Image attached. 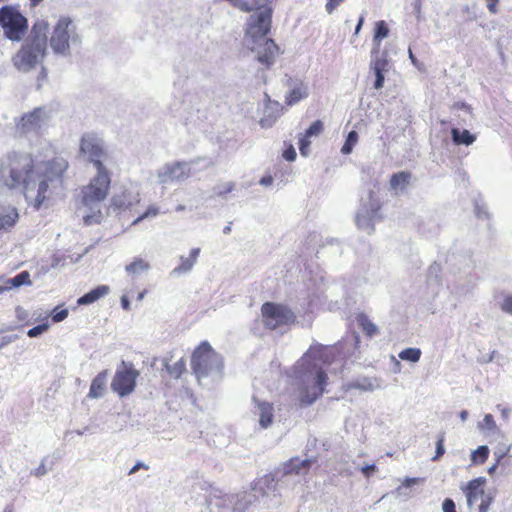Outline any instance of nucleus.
<instances>
[{
	"label": "nucleus",
	"mask_w": 512,
	"mask_h": 512,
	"mask_svg": "<svg viewBox=\"0 0 512 512\" xmlns=\"http://www.w3.org/2000/svg\"><path fill=\"white\" fill-rule=\"evenodd\" d=\"M68 162L62 157L34 163L29 153H7L0 164V190H19L36 209L63 188Z\"/></svg>",
	"instance_id": "nucleus-1"
},
{
	"label": "nucleus",
	"mask_w": 512,
	"mask_h": 512,
	"mask_svg": "<svg viewBox=\"0 0 512 512\" xmlns=\"http://www.w3.org/2000/svg\"><path fill=\"white\" fill-rule=\"evenodd\" d=\"M332 356L333 348L316 344L298 361L295 374L302 405L310 406L324 393L328 378L323 365L329 364Z\"/></svg>",
	"instance_id": "nucleus-2"
},
{
	"label": "nucleus",
	"mask_w": 512,
	"mask_h": 512,
	"mask_svg": "<svg viewBox=\"0 0 512 512\" xmlns=\"http://www.w3.org/2000/svg\"><path fill=\"white\" fill-rule=\"evenodd\" d=\"M111 178L108 170H97L88 185L81 188L77 212L86 225L100 223L101 206L110 188Z\"/></svg>",
	"instance_id": "nucleus-3"
},
{
	"label": "nucleus",
	"mask_w": 512,
	"mask_h": 512,
	"mask_svg": "<svg viewBox=\"0 0 512 512\" xmlns=\"http://www.w3.org/2000/svg\"><path fill=\"white\" fill-rule=\"evenodd\" d=\"M47 30L48 24L45 21L33 25L29 37L12 57V63L18 71L27 73L42 64L47 52Z\"/></svg>",
	"instance_id": "nucleus-4"
},
{
	"label": "nucleus",
	"mask_w": 512,
	"mask_h": 512,
	"mask_svg": "<svg viewBox=\"0 0 512 512\" xmlns=\"http://www.w3.org/2000/svg\"><path fill=\"white\" fill-rule=\"evenodd\" d=\"M191 367L199 383L206 384L207 380L215 381L221 378L223 361L211 345L204 341L193 352Z\"/></svg>",
	"instance_id": "nucleus-5"
},
{
	"label": "nucleus",
	"mask_w": 512,
	"mask_h": 512,
	"mask_svg": "<svg viewBox=\"0 0 512 512\" xmlns=\"http://www.w3.org/2000/svg\"><path fill=\"white\" fill-rule=\"evenodd\" d=\"M82 38L77 27L69 17H60L49 38V44L54 54L69 57L81 46Z\"/></svg>",
	"instance_id": "nucleus-6"
},
{
	"label": "nucleus",
	"mask_w": 512,
	"mask_h": 512,
	"mask_svg": "<svg viewBox=\"0 0 512 512\" xmlns=\"http://www.w3.org/2000/svg\"><path fill=\"white\" fill-rule=\"evenodd\" d=\"M53 118V110L47 106L36 107L24 113L16 122V130L25 136H41L49 127Z\"/></svg>",
	"instance_id": "nucleus-7"
},
{
	"label": "nucleus",
	"mask_w": 512,
	"mask_h": 512,
	"mask_svg": "<svg viewBox=\"0 0 512 512\" xmlns=\"http://www.w3.org/2000/svg\"><path fill=\"white\" fill-rule=\"evenodd\" d=\"M0 26L8 39L19 41L27 30V19L16 9L4 6L0 9Z\"/></svg>",
	"instance_id": "nucleus-8"
},
{
	"label": "nucleus",
	"mask_w": 512,
	"mask_h": 512,
	"mask_svg": "<svg viewBox=\"0 0 512 512\" xmlns=\"http://www.w3.org/2000/svg\"><path fill=\"white\" fill-rule=\"evenodd\" d=\"M138 376L139 372L132 363L122 361L112 379L111 388L120 397L128 396L134 391Z\"/></svg>",
	"instance_id": "nucleus-9"
},
{
	"label": "nucleus",
	"mask_w": 512,
	"mask_h": 512,
	"mask_svg": "<svg viewBox=\"0 0 512 512\" xmlns=\"http://www.w3.org/2000/svg\"><path fill=\"white\" fill-rule=\"evenodd\" d=\"M155 175L157 177V183L160 185L183 182L191 175L190 163L185 161L165 163L156 170Z\"/></svg>",
	"instance_id": "nucleus-10"
},
{
	"label": "nucleus",
	"mask_w": 512,
	"mask_h": 512,
	"mask_svg": "<svg viewBox=\"0 0 512 512\" xmlns=\"http://www.w3.org/2000/svg\"><path fill=\"white\" fill-rule=\"evenodd\" d=\"M263 322L269 329L280 328L293 323L294 313L286 306L267 302L261 308Z\"/></svg>",
	"instance_id": "nucleus-11"
},
{
	"label": "nucleus",
	"mask_w": 512,
	"mask_h": 512,
	"mask_svg": "<svg viewBox=\"0 0 512 512\" xmlns=\"http://www.w3.org/2000/svg\"><path fill=\"white\" fill-rule=\"evenodd\" d=\"M80 152L88 157L96 170H107L102 162V159L106 156L104 151V142L96 134L87 133L82 136Z\"/></svg>",
	"instance_id": "nucleus-12"
},
{
	"label": "nucleus",
	"mask_w": 512,
	"mask_h": 512,
	"mask_svg": "<svg viewBox=\"0 0 512 512\" xmlns=\"http://www.w3.org/2000/svg\"><path fill=\"white\" fill-rule=\"evenodd\" d=\"M140 202V192L137 185H130L112 198V205L119 209L130 208Z\"/></svg>",
	"instance_id": "nucleus-13"
},
{
	"label": "nucleus",
	"mask_w": 512,
	"mask_h": 512,
	"mask_svg": "<svg viewBox=\"0 0 512 512\" xmlns=\"http://www.w3.org/2000/svg\"><path fill=\"white\" fill-rule=\"evenodd\" d=\"M370 198V208L362 207L356 214V224L359 229L366 231L370 234L374 230L373 220L377 214L379 209L378 203L374 202L372 199V193H369Z\"/></svg>",
	"instance_id": "nucleus-14"
},
{
	"label": "nucleus",
	"mask_w": 512,
	"mask_h": 512,
	"mask_svg": "<svg viewBox=\"0 0 512 512\" xmlns=\"http://www.w3.org/2000/svg\"><path fill=\"white\" fill-rule=\"evenodd\" d=\"M287 86L289 91L286 94L285 102L289 106L297 104L309 95L308 86L302 80L289 78Z\"/></svg>",
	"instance_id": "nucleus-15"
},
{
	"label": "nucleus",
	"mask_w": 512,
	"mask_h": 512,
	"mask_svg": "<svg viewBox=\"0 0 512 512\" xmlns=\"http://www.w3.org/2000/svg\"><path fill=\"white\" fill-rule=\"evenodd\" d=\"M485 483L486 479L484 477H478L469 481L465 487H462V490L467 498V505L470 509L479 499L482 501L483 498L487 496L483 489Z\"/></svg>",
	"instance_id": "nucleus-16"
},
{
	"label": "nucleus",
	"mask_w": 512,
	"mask_h": 512,
	"mask_svg": "<svg viewBox=\"0 0 512 512\" xmlns=\"http://www.w3.org/2000/svg\"><path fill=\"white\" fill-rule=\"evenodd\" d=\"M255 406L253 413L258 417V423L261 428L266 429L271 426L274 419V407L266 401H259L254 398Z\"/></svg>",
	"instance_id": "nucleus-17"
},
{
	"label": "nucleus",
	"mask_w": 512,
	"mask_h": 512,
	"mask_svg": "<svg viewBox=\"0 0 512 512\" xmlns=\"http://www.w3.org/2000/svg\"><path fill=\"white\" fill-rule=\"evenodd\" d=\"M311 463V459L302 460L298 457L292 458L281 466V472L284 476L292 474L305 475L308 472Z\"/></svg>",
	"instance_id": "nucleus-18"
},
{
	"label": "nucleus",
	"mask_w": 512,
	"mask_h": 512,
	"mask_svg": "<svg viewBox=\"0 0 512 512\" xmlns=\"http://www.w3.org/2000/svg\"><path fill=\"white\" fill-rule=\"evenodd\" d=\"M282 109L283 108L279 102L271 101L269 99L264 109V116L260 120L261 126L265 128L271 127L277 118L280 117Z\"/></svg>",
	"instance_id": "nucleus-19"
},
{
	"label": "nucleus",
	"mask_w": 512,
	"mask_h": 512,
	"mask_svg": "<svg viewBox=\"0 0 512 512\" xmlns=\"http://www.w3.org/2000/svg\"><path fill=\"white\" fill-rule=\"evenodd\" d=\"M199 254H200V248L191 249L189 257L181 256L180 257L181 264L179 266L175 267L171 273L173 275L189 273L192 270L195 263L197 262Z\"/></svg>",
	"instance_id": "nucleus-20"
},
{
	"label": "nucleus",
	"mask_w": 512,
	"mask_h": 512,
	"mask_svg": "<svg viewBox=\"0 0 512 512\" xmlns=\"http://www.w3.org/2000/svg\"><path fill=\"white\" fill-rule=\"evenodd\" d=\"M478 430L487 437L503 436V432L498 427L494 417L491 414H485L482 421L477 423Z\"/></svg>",
	"instance_id": "nucleus-21"
},
{
	"label": "nucleus",
	"mask_w": 512,
	"mask_h": 512,
	"mask_svg": "<svg viewBox=\"0 0 512 512\" xmlns=\"http://www.w3.org/2000/svg\"><path fill=\"white\" fill-rule=\"evenodd\" d=\"M109 372L103 370L92 380L88 397L98 399L103 396Z\"/></svg>",
	"instance_id": "nucleus-22"
},
{
	"label": "nucleus",
	"mask_w": 512,
	"mask_h": 512,
	"mask_svg": "<svg viewBox=\"0 0 512 512\" xmlns=\"http://www.w3.org/2000/svg\"><path fill=\"white\" fill-rule=\"evenodd\" d=\"M19 213L15 207H4L0 209V231L9 230L18 221Z\"/></svg>",
	"instance_id": "nucleus-23"
},
{
	"label": "nucleus",
	"mask_w": 512,
	"mask_h": 512,
	"mask_svg": "<svg viewBox=\"0 0 512 512\" xmlns=\"http://www.w3.org/2000/svg\"><path fill=\"white\" fill-rule=\"evenodd\" d=\"M109 292H110L109 286L100 285V286L96 287L95 289L89 291L88 293L84 294L83 296H81L77 300V303H78V305L92 304V303L96 302L97 300H99L100 298L108 295Z\"/></svg>",
	"instance_id": "nucleus-24"
},
{
	"label": "nucleus",
	"mask_w": 512,
	"mask_h": 512,
	"mask_svg": "<svg viewBox=\"0 0 512 512\" xmlns=\"http://www.w3.org/2000/svg\"><path fill=\"white\" fill-rule=\"evenodd\" d=\"M351 387L361 391L372 392L378 389H382V384L381 381L377 378L362 377L353 381Z\"/></svg>",
	"instance_id": "nucleus-25"
},
{
	"label": "nucleus",
	"mask_w": 512,
	"mask_h": 512,
	"mask_svg": "<svg viewBox=\"0 0 512 512\" xmlns=\"http://www.w3.org/2000/svg\"><path fill=\"white\" fill-rule=\"evenodd\" d=\"M411 173L401 171L392 175L390 179V188L396 192L403 191L409 184Z\"/></svg>",
	"instance_id": "nucleus-26"
},
{
	"label": "nucleus",
	"mask_w": 512,
	"mask_h": 512,
	"mask_svg": "<svg viewBox=\"0 0 512 512\" xmlns=\"http://www.w3.org/2000/svg\"><path fill=\"white\" fill-rule=\"evenodd\" d=\"M452 140L457 145H471L475 140V135L471 134L468 130H459L458 128H452L451 130Z\"/></svg>",
	"instance_id": "nucleus-27"
},
{
	"label": "nucleus",
	"mask_w": 512,
	"mask_h": 512,
	"mask_svg": "<svg viewBox=\"0 0 512 512\" xmlns=\"http://www.w3.org/2000/svg\"><path fill=\"white\" fill-rule=\"evenodd\" d=\"M31 284H32V282L30 280L29 272L28 271H22L19 274H17L16 276L7 279L5 281L4 288H6V290H8V289H11V288L21 287L22 285H28L29 286Z\"/></svg>",
	"instance_id": "nucleus-28"
},
{
	"label": "nucleus",
	"mask_w": 512,
	"mask_h": 512,
	"mask_svg": "<svg viewBox=\"0 0 512 512\" xmlns=\"http://www.w3.org/2000/svg\"><path fill=\"white\" fill-rule=\"evenodd\" d=\"M149 269L150 264L140 257L134 258L130 264L125 266V271L129 275H140L143 272L148 271Z\"/></svg>",
	"instance_id": "nucleus-29"
},
{
	"label": "nucleus",
	"mask_w": 512,
	"mask_h": 512,
	"mask_svg": "<svg viewBox=\"0 0 512 512\" xmlns=\"http://www.w3.org/2000/svg\"><path fill=\"white\" fill-rule=\"evenodd\" d=\"M422 481L423 480L421 478L406 477L402 482V486L397 487L392 492V495H394L396 498H402V499L406 500L410 497V493H408L405 489L408 487H411L412 485H416Z\"/></svg>",
	"instance_id": "nucleus-30"
},
{
	"label": "nucleus",
	"mask_w": 512,
	"mask_h": 512,
	"mask_svg": "<svg viewBox=\"0 0 512 512\" xmlns=\"http://www.w3.org/2000/svg\"><path fill=\"white\" fill-rule=\"evenodd\" d=\"M489 456L487 445H481L471 453V463L474 465L483 464Z\"/></svg>",
	"instance_id": "nucleus-31"
},
{
	"label": "nucleus",
	"mask_w": 512,
	"mask_h": 512,
	"mask_svg": "<svg viewBox=\"0 0 512 512\" xmlns=\"http://www.w3.org/2000/svg\"><path fill=\"white\" fill-rule=\"evenodd\" d=\"M399 358L403 361L416 363L421 357V350L419 348H406L398 354Z\"/></svg>",
	"instance_id": "nucleus-32"
},
{
	"label": "nucleus",
	"mask_w": 512,
	"mask_h": 512,
	"mask_svg": "<svg viewBox=\"0 0 512 512\" xmlns=\"http://www.w3.org/2000/svg\"><path fill=\"white\" fill-rule=\"evenodd\" d=\"M167 372L174 378H180L182 373L186 369V364L183 359L178 360L172 365L166 364L165 365Z\"/></svg>",
	"instance_id": "nucleus-33"
},
{
	"label": "nucleus",
	"mask_w": 512,
	"mask_h": 512,
	"mask_svg": "<svg viewBox=\"0 0 512 512\" xmlns=\"http://www.w3.org/2000/svg\"><path fill=\"white\" fill-rule=\"evenodd\" d=\"M358 142V133L356 131H350L345 140L344 145L341 148V152L345 155L350 154L353 150V147Z\"/></svg>",
	"instance_id": "nucleus-34"
},
{
	"label": "nucleus",
	"mask_w": 512,
	"mask_h": 512,
	"mask_svg": "<svg viewBox=\"0 0 512 512\" xmlns=\"http://www.w3.org/2000/svg\"><path fill=\"white\" fill-rule=\"evenodd\" d=\"M389 29L384 21H379L376 23L375 33H374V42L379 45V42L388 36Z\"/></svg>",
	"instance_id": "nucleus-35"
},
{
	"label": "nucleus",
	"mask_w": 512,
	"mask_h": 512,
	"mask_svg": "<svg viewBox=\"0 0 512 512\" xmlns=\"http://www.w3.org/2000/svg\"><path fill=\"white\" fill-rule=\"evenodd\" d=\"M159 214V208L158 206L156 205H150L148 207V209L143 213L141 214L139 217H137L134 221H133V225H136L138 224L139 222L143 221L144 219H149V218H155L156 216H158Z\"/></svg>",
	"instance_id": "nucleus-36"
},
{
	"label": "nucleus",
	"mask_w": 512,
	"mask_h": 512,
	"mask_svg": "<svg viewBox=\"0 0 512 512\" xmlns=\"http://www.w3.org/2000/svg\"><path fill=\"white\" fill-rule=\"evenodd\" d=\"M323 129H324V125H323L322 121L317 120V121H314L308 127V129L305 131V135H306V137H309V138L316 137L321 134Z\"/></svg>",
	"instance_id": "nucleus-37"
},
{
	"label": "nucleus",
	"mask_w": 512,
	"mask_h": 512,
	"mask_svg": "<svg viewBox=\"0 0 512 512\" xmlns=\"http://www.w3.org/2000/svg\"><path fill=\"white\" fill-rule=\"evenodd\" d=\"M388 61L385 55L376 56L371 62V68L378 71H386Z\"/></svg>",
	"instance_id": "nucleus-38"
},
{
	"label": "nucleus",
	"mask_w": 512,
	"mask_h": 512,
	"mask_svg": "<svg viewBox=\"0 0 512 512\" xmlns=\"http://www.w3.org/2000/svg\"><path fill=\"white\" fill-rule=\"evenodd\" d=\"M500 309L504 313L512 316V294H504L500 302Z\"/></svg>",
	"instance_id": "nucleus-39"
},
{
	"label": "nucleus",
	"mask_w": 512,
	"mask_h": 512,
	"mask_svg": "<svg viewBox=\"0 0 512 512\" xmlns=\"http://www.w3.org/2000/svg\"><path fill=\"white\" fill-rule=\"evenodd\" d=\"M310 138L304 134L299 138V150L302 156L306 157L310 152Z\"/></svg>",
	"instance_id": "nucleus-40"
},
{
	"label": "nucleus",
	"mask_w": 512,
	"mask_h": 512,
	"mask_svg": "<svg viewBox=\"0 0 512 512\" xmlns=\"http://www.w3.org/2000/svg\"><path fill=\"white\" fill-rule=\"evenodd\" d=\"M48 328H49V324L43 323V324L37 325V326L29 329L27 332V335L30 338H35V337H38L39 335H41L42 333H44L45 331H47Z\"/></svg>",
	"instance_id": "nucleus-41"
},
{
	"label": "nucleus",
	"mask_w": 512,
	"mask_h": 512,
	"mask_svg": "<svg viewBox=\"0 0 512 512\" xmlns=\"http://www.w3.org/2000/svg\"><path fill=\"white\" fill-rule=\"evenodd\" d=\"M234 189V183L233 182H226L223 184L218 185L215 187V193L218 196H224L228 193H230Z\"/></svg>",
	"instance_id": "nucleus-42"
},
{
	"label": "nucleus",
	"mask_w": 512,
	"mask_h": 512,
	"mask_svg": "<svg viewBox=\"0 0 512 512\" xmlns=\"http://www.w3.org/2000/svg\"><path fill=\"white\" fill-rule=\"evenodd\" d=\"M67 316H68V310L67 309L59 310L58 307H57L52 312V320L55 323L63 321L64 319L67 318Z\"/></svg>",
	"instance_id": "nucleus-43"
},
{
	"label": "nucleus",
	"mask_w": 512,
	"mask_h": 512,
	"mask_svg": "<svg viewBox=\"0 0 512 512\" xmlns=\"http://www.w3.org/2000/svg\"><path fill=\"white\" fill-rule=\"evenodd\" d=\"M445 453V447H444V436L442 435L437 443H436V452L435 456L432 458L433 461H436Z\"/></svg>",
	"instance_id": "nucleus-44"
},
{
	"label": "nucleus",
	"mask_w": 512,
	"mask_h": 512,
	"mask_svg": "<svg viewBox=\"0 0 512 512\" xmlns=\"http://www.w3.org/2000/svg\"><path fill=\"white\" fill-rule=\"evenodd\" d=\"M493 502V496L491 494H487L485 498L481 501L479 505V512H488L491 503Z\"/></svg>",
	"instance_id": "nucleus-45"
},
{
	"label": "nucleus",
	"mask_w": 512,
	"mask_h": 512,
	"mask_svg": "<svg viewBox=\"0 0 512 512\" xmlns=\"http://www.w3.org/2000/svg\"><path fill=\"white\" fill-rule=\"evenodd\" d=\"M374 73H375V82H374V88L375 89H381L384 85V72L385 71H378V70H373Z\"/></svg>",
	"instance_id": "nucleus-46"
},
{
	"label": "nucleus",
	"mask_w": 512,
	"mask_h": 512,
	"mask_svg": "<svg viewBox=\"0 0 512 512\" xmlns=\"http://www.w3.org/2000/svg\"><path fill=\"white\" fill-rule=\"evenodd\" d=\"M345 0H327L325 10L328 14H332L334 10Z\"/></svg>",
	"instance_id": "nucleus-47"
},
{
	"label": "nucleus",
	"mask_w": 512,
	"mask_h": 512,
	"mask_svg": "<svg viewBox=\"0 0 512 512\" xmlns=\"http://www.w3.org/2000/svg\"><path fill=\"white\" fill-rule=\"evenodd\" d=\"M443 512H456V506L452 499L446 498L442 504Z\"/></svg>",
	"instance_id": "nucleus-48"
},
{
	"label": "nucleus",
	"mask_w": 512,
	"mask_h": 512,
	"mask_svg": "<svg viewBox=\"0 0 512 512\" xmlns=\"http://www.w3.org/2000/svg\"><path fill=\"white\" fill-rule=\"evenodd\" d=\"M46 458L42 459L40 465L33 471V475L36 477H43L48 473V469L45 466Z\"/></svg>",
	"instance_id": "nucleus-49"
},
{
	"label": "nucleus",
	"mask_w": 512,
	"mask_h": 512,
	"mask_svg": "<svg viewBox=\"0 0 512 512\" xmlns=\"http://www.w3.org/2000/svg\"><path fill=\"white\" fill-rule=\"evenodd\" d=\"M377 471V467L375 464H367L361 467V472L365 475V477L369 478Z\"/></svg>",
	"instance_id": "nucleus-50"
},
{
	"label": "nucleus",
	"mask_w": 512,
	"mask_h": 512,
	"mask_svg": "<svg viewBox=\"0 0 512 512\" xmlns=\"http://www.w3.org/2000/svg\"><path fill=\"white\" fill-rule=\"evenodd\" d=\"M511 445L508 446H499L497 450L494 452V454L497 457V462H499L503 457L507 455V453L510 451Z\"/></svg>",
	"instance_id": "nucleus-51"
},
{
	"label": "nucleus",
	"mask_w": 512,
	"mask_h": 512,
	"mask_svg": "<svg viewBox=\"0 0 512 512\" xmlns=\"http://www.w3.org/2000/svg\"><path fill=\"white\" fill-rule=\"evenodd\" d=\"M296 151L294 149L293 146H290L288 149H286L283 153V157L287 160V161H294L296 159Z\"/></svg>",
	"instance_id": "nucleus-52"
},
{
	"label": "nucleus",
	"mask_w": 512,
	"mask_h": 512,
	"mask_svg": "<svg viewBox=\"0 0 512 512\" xmlns=\"http://www.w3.org/2000/svg\"><path fill=\"white\" fill-rule=\"evenodd\" d=\"M363 328H364V331L368 334V335H373L377 332V327L375 324H373L372 322H366L363 324Z\"/></svg>",
	"instance_id": "nucleus-53"
},
{
	"label": "nucleus",
	"mask_w": 512,
	"mask_h": 512,
	"mask_svg": "<svg viewBox=\"0 0 512 512\" xmlns=\"http://www.w3.org/2000/svg\"><path fill=\"white\" fill-rule=\"evenodd\" d=\"M141 468L146 469V470H147V469H149V467H148L145 463H143V462H141V461H138V462H136V464H135V465L130 469V471H129V473H128V474H129V475L135 474V473H136L139 469H141Z\"/></svg>",
	"instance_id": "nucleus-54"
},
{
	"label": "nucleus",
	"mask_w": 512,
	"mask_h": 512,
	"mask_svg": "<svg viewBox=\"0 0 512 512\" xmlns=\"http://www.w3.org/2000/svg\"><path fill=\"white\" fill-rule=\"evenodd\" d=\"M259 183L262 185V186H271L272 183H273V178L272 176L268 175V176H264L260 179Z\"/></svg>",
	"instance_id": "nucleus-55"
},
{
	"label": "nucleus",
	"mask_w": 512,
	"mask_h": 512,
	"mask_svg": "<svg viewBox=\"0 0 512 512\" xmlns=\"http://www.w3.org/2000/svg\"><path fill=\"white\" fill-rule=\"evenodd\" d=\"M16 314L20 320H24L28 316V313L22 307H17Z\"/></svg>",
	"instance_id": "nucleus-56"
},
{
	"label": "nucleus",
	"mask_w": 512,
	"mask_h": 512,
	"mask_svg": "<svg viewBox=\"0 0 512 512\" xmlns=\"http://www.w3.org/2000/svg\"><path fill=\"white\" fill-rule=\"evenodd\" d=\"M121 306L126 311L130 310V302H129L128 297L126 295H123L121 297Z\"/></svg>",
	"instance_id": "nucleus-57"
},
{
	"label": "nucleus",
	"mask_w": 512,
	"mask_h": 512,
	"mask_svg": "<svg viewBox=\"0 0 512 512\" xmlns=\"http://www.w3.org/2000/svg\"><path fill=\"white\" fill-rule=\"evenodd\" d=\"M510 414H511L510 408L504 407L501 409V416H502L503 420L508 421L510 418Z\"/></svg>",
	"instance_id": "nucleus-58"
},
{
	"label": "nucleus",
	"mask_w": 512,
	"mask_h": 512,
	"mask_svg": "<svg viewBox=\"0 0 512 512\" xmlns=\"http://www.w3.org/2000/svg\"><path fill=\"white\" fill-rule=\"evenodd\" d=\"M498 2H495V1H491L490 3H488L487 5V8L488 10L492 13V14H495L497 13V5Z\"/></svg>",
	"instance_id": "nucleus-59"
},
{
	"label": "nucleus",
	"mask_w": 512,
	"mask_h": 512,
	"mask_svg": "<svg viewBox=\"0 0 512 512\" xmlns=\"http://www.w3.org/2000/svg\"><path fill=\"white\" fill-rule=\"evenodd\" d=\"M43 144H44V149L46 151V156H48L49 154H52L53 148H52L51 144L49 142H47L46 140L43 141Z\"/></svg>",
	"instance_id": "nucleus-60"
},
{
	"label": "nucleus",
	"mask_w": 512,
	"mask_h": 512,
	"mask_svg": "<svg viewBox=\"0 0 512 512\" xmlns=\"http://www.w3.org/2000/svg\"><path fill=\"white\" fill-rule=\"evenodd\" d=\"M468 411L467 410H462L459 414V417L461 419L462 422H465L468 418Z\"/></svg>",
	"instance_id": "nucleus-61"
},
{
	"label": "nucleus",
	"mask_w": 512,
	"mask_h": 512,
	"mask_svg": "<svg viewBox=\"0 0 512 512\" xmlns=\"http://www.w3.org/2000/svg\"><path fill=\"white\" fill-rule=\"evenodd\" d=\"M362 24H363V18L361 17L359 19V21H358V24H357L356 28H355V33L356 34L360 31Z\"/></svg>",
	"instance_id": "nucleus-62"
},
{
	"label": "nucleus",
	"mask_w": 512,
	"mask_h": 512,
	"mask_svg": "<svg viewBox=\"0 0 512 512\" xmlns=\"http://www.w3.org/2000/svg\"><path fill=\"white\" fill-rule=\"evenodd\" d=\"M499 462H496L493 466H491L489 469H488V473L491 475L492 473H494V471L496 470L497 468V465H498Z\"/></svg>",
	"instance_id": "nucleus-63"
},
{
	"label": "nucleus",
	"mask_w": 512,
	"mask_h": 512,
	"mask_svg": "<svg viewBox=\"0 0 512 512\" xmlns=\"http://www.w3.org/2000/svg\"><path fill=\"white\" fill-rule=\"evenodd\" d=\"M10 342V340H6L5 338L0 339V348L4 347Z\"/></svg>",
	"instance_id": "nucleus-64"
}]
</instances>
